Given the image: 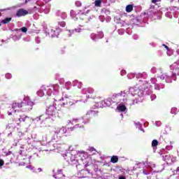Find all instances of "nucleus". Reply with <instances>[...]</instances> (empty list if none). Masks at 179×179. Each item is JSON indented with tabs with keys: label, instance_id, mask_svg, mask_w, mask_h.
Segmentation results:
<instances>
[{
	"label": "nucleus",
	"instance_id": "obj_39",
	"mask_svg": "<svg viewBox=\"0 0 179 179\" xmlns=\"http://www.w3.org/2000/svg\"><path fill=\"white\" fill-rule=\"evenodd\" d=\"M74 31H78V30H77V29L73 30V33Z\"/></svg>",
	"mask_w": 179,
	"mask_h": 179
},
{
	"label": "nucleus",
	"instance_id": "obj_16",
	"mask_svg": "<svg viewBox=\"0 0 179 179\" xmlns=\"http://www.w3.org/2000/svg\"><path fill=\"white\" fill-rule=\"evenodd\" d=\"M59 134L60 135H64V134H66V127H62L59 130Z\"/></svg>",
	"mask_w": 179,
	"mask_h": 179
},
{
	"label": "nucleus",
	"instance_id": "obj_31",
	"mask_svg": "<svg viewBox=\"0 0 179 179\" xmlns=\"http://www.w3.org/2000/svg\"><path fill=\"white\" fill-rule=\"evenodd\" d=\"M162 45H163V47H165V48H166L167 50H169V46H167V45H165V44H163Z\"/></svg>",
	"mask_w": 179,
	"mask_h": 179
},
{
	"label": "nucleus",
	"instance_id": "obj_21",
	"mask_svg": "<svg viewBox=\"0 0 179 179\" xmlns=\"http://www.w3.org/2000/svg\"><path fill=\"white\" fill-rule=\"evenodd\" d=\"M20 30L22 31V33H27V28L26 27H22Z\"/></svg>",
	"mask_w": 179,
	"mask_h": 179
},
{
	"label": "nucleus",
	"instance_id": "obj_36",
	"mask_svg": "<svg viewBox=\"0 0 179 179\" xmlns=\"http://www.w3.org/2000/svg\"><path fill=\"white\" fill-rule=\"evenodd\" d=\"M8 115H12V113L8 112Z\"/></svg>",
	"mask_w": 179,
	"mask_h": 179
},
{
	"label": "nucleus",
	"instance_id": "obj_1",
	"mask_svg": "<svg viewBox=\"0 0 179 179\" xmlns=\"http://www.w3.org/2000/svg\"><path fill=\"white\" fill-rule=\"evenodd\" d=\"M70 15L73 19H76V20H85V13L82 11L71 10Z\"/></svg>",
	"mask_w": 179,
	"mask_h": 179
},
{
	"label": "nucleus",
	"instance_id": "obj_27",
	"mask_svg": "<svg viewBox=\"0 0 179 179\" xmlns=\"http://www.w3.org/2000/svg\"><path fill=\"white\" fill-rule=\"evenodd\" d=\"M62 19H65V17H66V13H62Z\"/></svg>",
	"mask_w": 179,
	"mask_h": 179
},
{
	"label": "nucleus",
	"instance_id": "obj_10",
	"mask_svg": "<svg viewBox=\"0 0 179 179\" xmlns=\"http://www.w3.org/2000/svg\"><path fill=\"white\" fill-rule=\"evenodd\" d=\"M49 34L52 37H58V36H59V29H52L50 31Z\"/></svg>",
	"mask_w": 179,
	"mask_h": 179
},
{
	"label": "nucleus",
	"instance_id": "obj_32",
	"mask_svg": "<svg viewBox=\"0 0 179 179\" xmlns=\"http://www.w3.org/2000/svg\"><path fill=\"white\" fill-rule=\"evenodd\" d=\"M119 179H127V178H125V176H120L119 177Z\"/></svg>",
	"mask_w": 179,
	"mask_h": 179
},
{
	"label": "nucleus",
	"instance_id": "obj_41",
	"mask_svg": "<svg viewBox=\"0 0 179 179\" xmlns=\"http://www.w3.org/2000/svg\"><path fill=\"white\" fill-rule=\"evenodd\" d=\"M0 26H1V24H0Z\"/></svg>",
	"mask_w": 179,
	"mask_h": 179
},
{
	"label": "nucleus",
	"instance_id": "obj_13",
	"mask_svg": "<svg viewBox=\"0 0 179 179\" xmlns=\"http://www.w3.org/2000/svg\"><path fill=\"white\" fill-rule=\"evenodd\" d=\"M117 110L118 111H121L122 113H124V111H125L127 110V107L125 106V105L118 106L117 107Z\"/></svg>",
	"mask_w": 179,
	"mask_h": 179
},
{
	"label": "nucleus",
	"instance_id": "obj_20",
	"mask_svg": "<svg viewBox=\"0 0 179 179\" xmlns=\"http://www.w3.org/2000/svg\"><path fill=\"white\" fill-rule=\"evenodd\" d=\"M73 122H78V119H73L69 122V125H73Z\"/></svg>",
	"mask_w": 179,
	"mask_h": 179
},
{
	"label": "nucleus",
	"instance_id": "obj_5",
	"mask_svg": "<svg viewBox=\"0 0 179 179\" xmlns=\"http://www.w3.org/2000/svg\"><path fill=\"white\" fill-rule=\"evenodd\" d=\"M12 108L14 110L15 113H17L20 108L23 110V102H14L12 104Z\"/></svg>",
	"mask_w": 179,
	"mask_h": 179
},
{
	"label": "nucleus",
	"instance_id": "obj_7",
	"mask_svg": "<svg viewBox=\"0 0 179 179\" xmlns=\"http://www.w3.org/2000/svg\"><path fill=\"white\" fill-rule=\"evenodd\" d=\"M140 92H145V90H148L149 89V83L145 82L140 84V85L137 87Z\"/></svg>",
	"mask_w": 179,
	"mask_h": 179
},
{
	"label": "nucleus",
	"instance_id": "obj_2",
	"mask_svg": "<svg viewBox=\"0 0 179 179\" xmlns=\"http://www.w3.org/2000/svg\"><path fill=\"white\" fill-rule=\"evenodd\" d=\"M13 121L17 122L19 121L20 122H24L26 121V118H29L27 115L22 113L20 110H17V113H14L13 114Z\"/></svg>",
	"mask_w": 179,
	"mask_h": 179
},
{
	"label": "nucleus",
	"instance_id": "obj_15",
	"mask_svg": "<svg viewBox=\"0 0 179 179\" xmlns=\"http://www.w3.org/2000/svg\"><path fill=\"white\" fill-rule=\"evenodd\" d=\"M11 20L12 17H6L1 21V23H3V24H8V23H9V22H10Z\"/></svg>",
	"mask_w": 179,
	"mask_h": 179
},
{
	"label": "nucleus",
	"instance_id": "obj_28",
	"mask_svg": "<svg viewBox=\"0 0 179 179\" xmlns=\"http://www.w3.org/2000/svg\"><path fill=\"white\" fill-rule=\"evenodd\" d=\"M3 164H4L3 160L0 159V167H2V166H3Z\"/></svg>",
	"mask_w": 179,
	"mask_h": 179
},
{
	"label": "nucleus",
	"instance_id": "obj_12",
	"mask_svg": "<svg viewBox=\"0 0 179 179\" xmlns=\"http://www.w3.org/2000/svg\"><path fill=\"white\" fill-rule=\"evenodd\" d=\"M134 10V6L131 4H129L126 6V12L127 13H129L130 12H132Z\"/></svg>",
	"mask_w": 179,
	"mask_h": 179
},
{
	"label": "nucleus",
	"instance_id": "obj_19",
	"mask_svg": "<svg viewBox=\"0 0 179 179\" xmlns=\"http://www.w3.org/2000/svg\"><path fill=\"white\" fill-rule=\"evenodd\" d=\"M45 120H47V117H45V115H42L39 116V121H41V122H44Z\"/></svg>",
	"mask_w": 179,
	"mask_h": 179
},
{
	"label": "nucleus",
	"instance_id": "obj_26",
	"mask_svg": "<svg viewBox=\"0 0 179 179\" xmlns=\"http://www.w3.org/2000/svg\"><path fill=\"white\" fill-rule=\"evenodd\" d=\"M59 24L62 26V27H65V22H59Z\"/></svg>",
	"mask_w": 179,
	"mask_h": 179
},
{
	"label": "nucleus",
	"instance_id": "obj_18",
	"mask_svg": "<svg viewBox=\"0 0 179 179\" xmlns=\"http://www.w3.org/2000/svg\"><path fill=\"white\" fill-rule=\"evenodd\" d=\"M95 6L100 7L101 6V0H96L94 1Z\"/></svg>",
	"mask_w": 179,
	"mask_h": 179
},
{
	"label": "nucleus",
	"instance_id": "obj_14",
	"mask_svg": "<svg viewBox=\"0 0 179 179\" xmlns=\"http://www.w3.org/2000/svg\"><path fill=\"white\" fill-rule=\"evenodd\" d=\"M110 162L111 163H118V157L113 155L110 158Z\"/></svg>",
	"mask_w": 179,
	"mask_h": 179
},
{
	"label": "nucleus",
	"instance_id": "obj_33",
	"mask_svg": "<svg viewBox=\"0 0 179 179\" xmlns=\"http://www.w3.org/2000/svg\"><path fill=\"white\" fill-rule=\"evenodd\" d=\"M31 0H25V3H27V2H30Z\"/></svg>",
	"mask_w": 179,
	"mask_h": 179
},
{
	"label": "nucleus",
	"instance_id": "obj_6",
	"mask_svg": "<svg viewBox=\"0 0 179 179\" xmlns=\"http://www.w3.org/2000/svg\"><path fill=\"white\" fill-rule=\"evenodd\" d=\"M46 114L48 115H50L52 117V115H55V106L54 105L50 106L46 108Z\"/></svg>",
	"mask_w": 179,
	"mask_h": 179
},
{
	"label": "nucleus",
	"instance_id": "obj_42",
	"mask_svg": "<svg viewBox=\"0 0 179 179\" xmlns=\"http://www.w3.org/2000/svg\"><path fill=\"white\" fill-rule=\"evenodd\" d=\"M178 2H179V0H178Z\"/></svg>",
	"mask_w": 179,
	"mask_h": 179
},
{
	"label": "nucleus",
	"instance_id": "obj_4",
	"mask_svg": "<svg viewBox=\"0 0 179 179\" xmlns=\"http://www.w3.org/2000/svg\"><path fill=\"white\" fill-rule=\"evenodd\" d=\"M69 129L70 131H76V132H83L85 131V126L77 124L73 127H69Z\"/></svg>",
	"mask_w": 179,
	"mask_h": 179
},
{
	"label": "nucleus",
	"instance_id": "obj_25",
	"mask_svg": "<svg viewBox=\"0 0 179 179\" xmlns=\"http://www.w3.org/2000/svg\"><path fill=\"white\" fill-rule=\"evenodd\" d=\"M117 96H121L122 97H125V92H121V93H119Z\"/></svg>",
	"mask_w": 179,
	"mask_h": 179
},
{
	"label": "nucleus",
	"instance_id": "obj_17",
	"mask_svg": "<svg viewBox=\"0 0 179 179\" xmlns=\"http://www.w3.org/2000/svg\"><path fill=\"white\" fill-rule=\"evenodd\" d=\"M159 145V141L157 140H153L152 141V148H156Z\"/></svg>",
	"mask_w": 179,
	"mask_h": 179
},
{
	"label": "nucleus",
	"instance_id": "obj_30",
	"mask_svg": "<svg viewBox=\"0 0 179 179\" xmlns=\"http://www.w3.org/2000/svg\"><path fill=\"white\" fill-rule=\"evenodd\" d=\"M152 3H156V2H159V0H152Z\"/></svg>",
	"mask_w": 179,
	"mask_h": 179
},
{
	"label": "nucleus",
	"instance_id": "obj_40",
	"mask_svg": "<svg viewBox=\"0 0 179 179\" xmlns=\"http://www.w3.org/2000/svg\"><path fill=\"white\" fill-rule=\"evenodd\" d=\"M90 12V10H88L87 11V13H89Z\"/></svg>",
	"mask_w": 179,
	"mask_h": 179
},
{
	"label": "nucleus",
	"instance_id": "obj_35",
	"mask_svg": "<svg viewBox=\"0 0 179 179\" xmlns=\"http://www.w3.org/2000/svg\"><path fill=\"white\" fill-rule=\"evenodd\" d=\"M94 150V148H90V151H91V152H93Z\"/></svg>",
	"mask_w": 179,
	"mask_h": 179
},
{
	"label": "nucleus",
	"instance_id": "obj_24",
	"mask_svg": "<svg viewBox=\"0 0 179 179\" xmlns=\"http://www.w3.org/2000/svg\"><path fill=\"white\" fill-rule=\"evenodd\" d=\"M87 93H93L94 90L92 88H87Z\"/></svg>",
	"mask_w": 179,
	"mask_h": 179
},
{
	"label": "nucleus",
	"instance_id": "obj_22",
	"mask_svg": "<svg viewBox=\"0 0 179 179\" xmlns=\"http://www.w3.org/2000/svg\"><path fill=\"white\" fill-rule=\"evenodd\" d=\"M59 54H62V55L65 54V47L62 48L60 49V50H59Z\"/></svg>",
	"mask_w": 179,
	"mask_h": 179
},
{
	"label": "nucleus",
	"instance_id": "obj_23",
	"mask_svg": "<svg viewBox=\"0 0 179 179\" xmlns=\"http://www.w3.org/2000/svg\"><path fill=\"white\" fill-rule=\"evenodd\" d=\"M76 5L78 7L82 6V2H80V1H76Z\"/></svg>",
	"mask_w": 179,
	"mask_h": 179
},
{
	"label": "nucleus",
	"instance_id": "obj_29",
	"mask_svg": "<svg viewBox=\"0 0 179 179\" xmlns=\"http://www.w3.org/2000/svg\"><path fill=\"white\" fill-rule=\"evenodd\" d=\"M38 96H43V92H41V91H38Z\"/></svg>",
	"mask_w": 179,
	"mask_h": 179
},
{
	"label": "nucleus",
	"instance_id": "obj_37",
	"mask_svg": "<svg viewBox=\"0 0 179 179\" xmlns=\"http://www.w3.org/2000/svg\"><path fill=\"white\" fill-rule=\"evenodd\" d=\"M121 73H125V71H122Z\"/></svg>",
	"mask_w": 179,
	"mask_h": 179
},
{
	"label": "nucleus",
	"instance_id": "obj_34",
	"mask_svg": "<svg viewBox=\"0 0 179 179\" xmlns=\"http://www.w3.org/2000/svg\"><path fill=\"white\" fill-rule=\"evenodd\" d=\"M9 77V78H11L12 76H10V74H6V77Z\"/></svg>",
	"mask_w": 179,
	"mask_h": 179
},
{
	"label": "nucleus",
	"instance_id": "obj_38",
	"mask_svg": "<svg viewBox=\"0 0 179 179\" xmlns=\"http://www.w3.org/2000/svg\"><path fill=\"white\" fill-rule=\"evenodd\" d=\"M176 171H179V166L176 169Z\"/></svg>",
	"mask_w": 179,
	"mask_h": 179
},
{
	"label": "nucleus",
	"instance_id": "obj_11",
	"mask_svg": "<svg viewBox=\"0 0 179 179\" xmlns=\"http://www.w3.org/2000/svg\"><path fill=\"white\" fill-rule=\"evenodd\" d=\"M129 92H130L131 96H136V94H138V93H139V91L138 90V89H136V87L129 88Z\"/></svg>",
	"mask_w": 179,
	"mask_h": 179
},
{
	"label": "nucleus",
	"instance_id": "obj_9",
	"mask_svg": "<svg viewBox=\"0 0 179 179\" xmlns=\"http://www.w3.org/2000/svg\"><path fill=\"white\" fill-rule=\"evenodd\" d=\"M96 116L97 112L96 110H89L85 115V117H87L90 120L92 118H96Z\"/></svg>",
	"mask_w": 179,
	"mask_h": 179
},
{
	"label": "nucleus",
	"instance_id": "obj_3",
	"mask_svg": "<svg viewBox=\"0 0 179 179\" xmlns=\"http://www.w3.org/2000/svg\"><path fill=\"white\" fill-rule=\"evenodd\" d=\"M33 106H34L33 101L22 102V111H31L33 110Z\"/></svg>",
	"mask_w": 179,
	"mask_h": 179
},
{
	"label": "nucleus",
	"instance_id": "obj_8",
	"mask_svg": "<svg viewBox=\"0 0 179 179\" xmlns=\"http://www.w3.org/2000/svg\"><path fill=\"white\" fill-rule=\"evenodd\" d=\"M26 15H29L28 10H26L23 8H20L18 10H17L16 16L17 17H21V16H26Z\"/></svg>",
	"mask_w": 179,
	"mask_h": 179
}]
</instances>
